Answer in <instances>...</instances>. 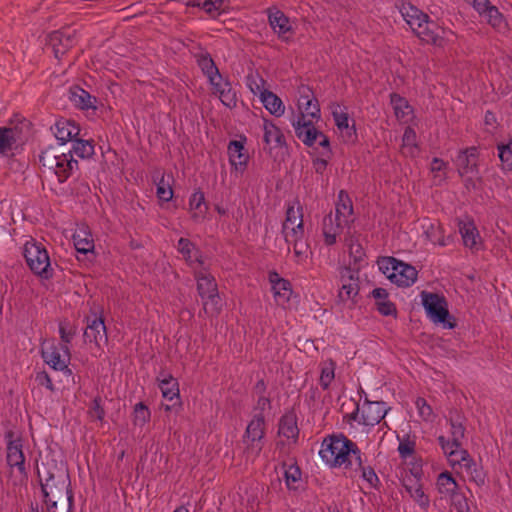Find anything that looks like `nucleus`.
<instances>
[{"instance_id": "25", "label": "nucleus", "mask_w": 512, "mask_h": 512, "mask_svg": "<svg viewBox=\"0 0 512 512\" xmlns=\"http://www.w3.org/2000/svg\"><path fill=\"white\" fill-rule=\"evenodd\" d=\"M229 161L236 170L243 172L249 160V155L245 151L244 144L241 141L233 140L228 145Z\"/></svg>"}, {"instance_id": "51", "label": "nucleus", "mask_w": 512, "mask_h": 512, "mask_svg": "<svg viewBox=\"0 0 512 512\" xmlns=\"http://www.w3.org/2000/svg\"><path fill=\"white\" fill-rule=\"evenodd\" d=\"M449 496L451 497L452 504L454 505L457 512H469L470 508L467 499L463 494L454 491Z\"/></svg>"}, {"instance_id": "49", "label": "nucleus", "mask_w": 512, "mask_h": 512, "mask_svg": "<svg viewBox=\"0 0 512 512\" xmlns=\"http://www.w3.org/2000/svg\"><path fill=\"white\" fill-rule=\"evenodd\" d=\"M101 401L102 400L100 396H97L93 399L91 406L88 410V415L90 416V418L102 422L105 417V410L101 405Z\"/></svg>"}, {"instance_id": "52", "label": "nucleus", "mask_w": 512, "mask_h": 512, "mask_svg": "<svg viewBox=\"0 0 512 512\" xmlns=\"http://www.w3.org/2000/svg\"><path fill=\"white\" fill-rule=\"evenodd\" d=\"M409 494L422 508H427L429 506V498L425 495L420 483L416 484L412 493Z\"/></svg>"}, {"instance_id": "44", "label": "nucleus", "mask_w": 512, "mask_h": 512, "mask_svg": "<svg viewBox=\"0 0 512 512\" xmlns=\"http://www.w3.org/2000/svg\"><path fill=\"white\" fill-rule=\"evenodd\" d=\"M6 127H0V154L7 155L17 148L18 142L10 135Z\"/></svg>"}, {"instance_id": "62", "label": "nucleus", "mask_w": 512, "mask_h": 512, "mask_svg": "<svg viewBox=\"0 0 512 512\" xmlns=\"http://www.w3.org/2000/svg\"><path fill=\"white\" fill-rule=\"evenodd\" d=\"M302 237L303 236H295V240L286 241L288 244L293 243L294 254L299 259L305 255L307 250V246L305 244L299 243V240H301Z\"/></svg>"}, {"instance_id": "13", "label": "nucleus", "mask_w": 512, "mask_h": 512, "mask_svg": "<svg viewBox=\"0 0 512 512\" xmlns=\"http://www.w3.org/2000/svg\"><path fill=\"white\" fill-rule=\"evenodd\" d=\"M269 281L272 285L275 301L278 305L285 307L293 293L291 283L281 278L275 271L269 273Z\"/></svg>"}, {"instance_id": "2", "label": "nucleus", "mask_w": 512, "mask_h": 512, "mask_svg": "<svg viewBox=\"0 0 512 512\" xmlns=\"http://www.w3.org/2000/svg\"><path fill=\"white\" fill-rule=\"evenodd\" d=\"M41 491L49 512H73V492L67 470H47L45 476L38 470Z\"/></svg>"}, {"instance_id": "20", "label": "nucleus", "mask_w": 512, "mask_h": 512, "mask_svg": "<svg viewBox=\"0 0 512 512\" xmlns=\"http://www.w3.org/2000/svg\"><path fill=\"white\" fill-rule=\"evenodd\" d=\"M263 140L266 144L265 150L268 148V152L271 153L273 148H282L286 146L285 137L280 130L272 121L264 120L263 124Z\"/></svg>"}, {"instance_id": "26", "label": "nucleus", "mask_w": 512, "mask_h": 512, "mask_svg": "<svg viewBox=\"0 0 512 512\" xmlns=\"http://www.w3.org/2000/svg\"><path fill=\"white\" fill-rule=\"evenodd\" d=\"M459 231L465 247L472 251L481 249V238L473 222H460Z\"/></svg>"}, {"instance_id": "12", "label": "nucleus", "mask_w": 512, "mask_h": 512, "mask_svg": "<svg viewBox=\"0 0 512 512\" xmlns=\"http://www.w3.org/2000/svg\"><path fill=\"white\" fill-rule=\"evenodd\" d=\"M477 162L478 150L476 147H469L464 150H460L455 158V165L457 166L460 176L476 173Z\"/></svg>"}, {"instance_id": "18", "label": "nucleus", "mask_w": 512, "mask_h": 512, "mask_svg": "<svg viewBox=\"0 0 512 512\" xmlns=\"http://www.w3.org/2000/svg\"><path fill=\"white\" fill-rule=\"evenodd\" d=\"M394 267V272L389 274V279L398 286L409 287L417 280L418 272L412 265L400 261Z\"/></svg>"}, {"instance_id": "40", "label": "nucleus", "mask_w": 512, "mask_h": 512, "mask_svg": "<svg viewBox=\"0 0 512 512\" xmlns=\"http://www.w3.org/2000/svg\"><path fill=\"white\" fill-rule=\"evenodd\" d=\"M31 123L25 118H15L10 121V125L6 127L9 133L13 136V138L19 142L22 140L25 134H27L30 130Z\"/></svg>"}, {"instance_id": "30", "label": "nucleus", "mask_w": 512, "mask_h": 512, "mask_svg": "<svg viewBox=\"0 0 512 512\" xmlns=\"http://www.w3.org/2000/svg\"><path fill=\"white\" fill-rule=\"evenodd\" d=\"M70 99L80 109L96 108V97L90 95L79 86H74L70 89Z\"/></svg>"}, {"instance_id": "21", "label": "nucleus", "mask_w": 512, "mask_h": 512, "mask_svg": "<svg viewBox=\"0 0 512 512\" xmlns=\"http://www.w3.org/2000/svg\"><path fill=\"white\" fill-rule=\"evenodd\" d=\"M7 464L9 467H16L20 474L27 478V471L25 468V456L22 451V444L20 440L18 441H9L7 445Z\"/></svg>"}, {"instance_id": "60", "label": "nucleus", "mask_w": 512, "mask_h": 512, "mask_svg": "<svg viewBox=\"0 0 512 512\" xmlns=\"http://www.w3.org/2000/svg\"><path fill=\"white\" fill-rule=\"evenodd\" d=\"M499 158L507 166H512V143L507 145H499Z\"/></svg>"}, {"instance_id": "22", "label": "nucleus", "mask_w": 512, "mask_h": 512, "mask_svg": "<svg viewBox=\"0 0 512 512\" xmlns=\"http://www.w3.org/2000/svg\"><path fill=\"white\" fill-rule=\"evenodd\" d=\"M441 30L440 27L430 21L429 18L425 19V22L421 23V27H415L413 31L417 37L421 39V41L426 42L428 44L441 46L443 42V38L439 35L438 31Z\"/></svg>"}, {"instance_id": "45", "label": "nucleus", "mask_w": 512, "mask_h": 512, "mask_svg": "<svg viewBox=\"0 0 512 512\" xmlns=\"http://www.w3.org/2000/svg\"><path fill=\"white\" fill-rule=\"evenodd\" d=\"M335 365L332 360L323 363L320 375V385L326 390L334 379Z\"/></svg>"}, {"instance_id": "43", "label": "nucleus", "mask_w": 512, "mask_h": 512, "mask_svg": "<svg viewBox=\"0 0 512 512\" xmlns=\"http://www.w3.org/2000/svg\"><path fill=\"white\" fill-rule=\"evenodd\" d=\"M438 490L441 494L451 495L457 490L458 484L449 472H442L437 479Z\"/></svg>"}, {"instance_id": "10", "label": "nucleus", "mask_w": 512, "mask_h": 512, "mask_svg": "<svg viewBox=\"0 0 512 512\" xmlns=\"http://www.w3.org/2000/svg\"><path fill=\"white\" fill-rule=\"evenodd\" d=\"M83 336L85 342L88 341L90 343H95L97 347H101L102 343L106 344L108 341V336L103 317H97L96 314L92 320H90L88 317L87 327Z\"/></svg>"}, {"instance_id": "9", "label": "nucleus", "mask_w": 512, "mask_h": 512, "mask_svg": "<svg viewBox=\"0 0 512 512\" xmlns=\"http://www.w3.org/2000/svg\"><path fill=\"white\" fill-rule=\"evenodd\" d=\"M74 38L75 31L71 28H63L49 35V45L57 59H60L74 45Z\"/></svg>"}, {"instance_id": "57", "label": "nucleus", "mask_w": 512, "mask_h": 512, "mask_svg": "<svg viewBox=\"0 0 512 512\" xmlns=\"http://www.w3.org/2000/svg\"><path fill=\"white\" fill-rule=\"evenodd\" d=\"M416 406L419 410V414L420 416L424 419V420H430L431 417L433 416V411H432V408L430 407V405L427 404L426 400L424 398H417L416 400Z\"/></svg>"}, {"instance_id": "5", "label": "nucleus", "mask_w": 512, "mask_h": 512, "mask_svg": "<svg viewBox=\"0 0 512 512\" xmlns=\"http://www.w3.org/2000/svg\"><path fill=\"white\" fill-rule=\"evenodd\" d=\"M422 305L434 323H441L445 328L452 329L456 326L455 320L451 321L447 301L444 296L427 291L421 292Z\"/></svg>"}, {"instance_id": "6", "label": "nucleus", "mask_w": 512, "mask_h": 512, "mask_svg": "<svg viewBox=\"0 0 512 512\" xmlns=\"http://www.w3.org/2000/svg\"><path fill=\"white\" fill-rule=\"evenodd\" d=\"M195 276L197 279L198 294L203 300L204 311H208V305L210 302L211 305L214 306L212 311L218 313L219 308L216 306L219 302V295L215 278L211 274L205 272H197Z\"/></svg>"}, {"instance_id": "16", "label": "nucleus", "mask_w": 512, "mask_h": 512, "mask_svg": "<svg viewBox=\"0 0 512 512\" xmlns=\"http://www.w3.org/2000/svg\"><path fill=\"white\" fill-rule=\"evenodd\" d=\"M62 350L66 353V358H62L60 351L57 347L52 346L49 349L42 350V357L44 361L55 370L65 371L66 374L71 375L72 371L68 368L67 362L70 359L69 349L67 345L62 346Z\"/></svg>"}, {"instance_id": "29", "label": "nucleus", "mask_w": 512, "mask_h": 512, "mask_svg": "<svg viewBox=\"0 0 512 512\" xmlns=\"http://www.w3.org/2000/svg\"><path fill=\"white\" fill-rule=\"evenodd\" d=\"M211 85H213L216 93L219 94L221 102L225 106L229 108H233L236 106V93L232 90L231 84L228 81H223V79H216L214 80V83H211Z\"/></svg>"}, {"instance_id": "54", "label": "nucleus", "mask_w": 512, "mask_h": 512, "mask_svg": "<svg viewBox=\"0 0 512 512\" xmlns=\"http://www.w3.org/2000/svg\"><path fill=\"white\" fill-rule=\"evenodd\" d=\"M399 263H400V261L394 257H384L380 261H378L380 270H382V272L388 278H389V274H391V272H394L393 266H397Z\"/></svg>"}, {"instance_id": "8", "label": "nucleus", "mask_w": 512, "mask_h": 512, "mask_svg": "<svg viewBox=\"0 0 512 512\" xmlns=\"http://www.w3.org/2000/svg\"><path fill=\"white\" fill-rule=\"evenodd\" d=\"M359 268L344 267L340 272L341 289L338 298L341 302L354 300L359 293Z\"/></svg>"}, {"instance_id": "7", "label": "nucleus", "mask_w": 512, "mask_h": 512, "mask_svg": "<svg viewBox=\"0 0 512 512\" xmlns=\"http://www.w3.org/2000/svg\"><path fill=\"white\" fill-rule=\"evenodd\" d=\"M303 214L302 207L298 201L288 205L286 210V219L283 223V233L285 241L295 240V236H303Z\"/></svg>"}, {"instance_id": "64", "label": "nucleus", "mask_w": 512, "mask_h": 512, "mask_svg": "<svg viewBox=\"0 0 512 512\" xmlns=\"http://www.w3.org/2000/svg\"><path fill=\"white\" fill-rule=\"evenodd\" d=\"M350 256L354 259L355 267L363 260L364 252L360 244L352 243L350 245Z\"/></svg>"}, {"instance_id": "42", "label": "nucleus", "mask_w": 512, "mask_h": 512, "mask_svg": "<svg viewBox=\"0 0 512 512\" xmlns=\"http://www.w3.org/2000/svg\"><path fill=\"white\" fill-rule=\"evenodd\" d=\"M72 153H75L80 158H90L94 155L93 141L78 139L73 140Z\"/></svg>"}, {"instance_id": "31", "label": "nucleus", "mask_w": 512, "mask_h": 512, "mask_svg": "<svg viewBox=\"0 0 512 512\" xmlns=\"http://www.w3.org/2000/svg\"><path fill=\"white\" fill-rule=\"evenodd\" d=\"M269 24L279 36H284L291 30L288 17L280 10H269Z\"/></svg>"}, {"instance_id": "63", "label": "nucleus", "mask_w": 512, "mask_h": 512, "mask_svg": "<svg viewBox=\"0 0 512 512\" xmlns=\"http://www.w3.org/2000/svg\"><path fill=\"white\" fill-rule=\"evenodd\" d=\"M35 381L40 386H45L50 391H54V385L47 372L41 371L36 374Z\"/></svg>"}, {"instance_id": "47", "label": "nucleus", "mask_w": 512, "mask_h": 512, "mask_svg": "<svg viewBox=\"0 0 512 512\" xmlns=\"http://www.w3.org/2000/svg\"><path fill=\"white\" fill-rule=\"evenodd\" d=\"M150 411L142 402L135 405L134 408V425L144 426L150 419Z\"/></svg>"}, {"instance_id": "1", "label": "nucleus", "mask_w": 512, "mask_h": 512, "mask_svg": "<svg viewBox=\"0 0 512 512\" xmlns=\"http://www.w3.org/2000/svg\"><path fill=\"white\" fill-rule=\"evenodd\" d=\"M319 455L330 467H343L354 472L360 471L362 478L371 487H378L380 480L374 469L363 465L362 453L357 444L344 434L326 437L322 442Z\"/></svg>"}, {"instance_id": "50", "label": "nucleus", "mask_w": 512, "mask_h": 512, "mask_svg": "<svg viewBox=\"0 0 512 512\" xmlns=\"http://www.w3.org/2000/svg\"><path fill=\"white\" fill-rule=\"evenodd\" d=\"M451 435L455 448H461V441L465 435V427L462 423H457L451 420Z\"/></svg>"}, {"instance_id": "19", "label": "nucleus", "mask_w": 512, "mask_h": 512, "mask_svg": "<svg viewBox=\"0 0 512 512\" xmlns=\"http://www.w3.org/2000/svg\"><path fill=\"white\" fill-rule=\"evenodd\" d=\"M56 139L59 141L58 147L64 148L68 141H72L79 135L80 128L74 121L61 119L57 121L52 128Z\"/></svg>"}, {"instance_id": "33", "label": "nucleus", "mask_w": 512, "mask_h": 512, "mask_svg": "<svg viewBox=\"0 0 512 512\" xmlns=\"http://www.w3.org/2000/svg\"><path fill=\"white\" fill-rule=\"evenodd\" d=\"M197 63L204 75L209 79L210 83H214V80L216 79L222 80L219 69L208 53L199 55L197 58Z\"/></svg>"}, {"instance_id": "37", "label": "nucleus", "mask_w": 512, "mask_h": 512, "mask_svg": "<svg viewBox=\"0 0 512 512\" xmlns=\"http://www.w3.org/2000/svg\"><path fill=\"white\" fill-rule=\"evenodd\" d=\"M261 102L264 107L273 115L279 117L284 113L285 107L282 100L273 92H261Z\"/></svg>"}, {"instance_id": "39", "label": "nucleus", "mask_w": 512, "mask_h": 512, "mask_svg": "<svg viewBox=\"0 0 512 512\" xmlns=\"http://www.w3.org/2000/svg\"><path fill=\"white\" fill-rule=\"evenodd\" d=\"M481 16L498 31H504L507 28L506 20L496 6L490 5Z\"/></svg>"}, {"instance_id": "61", "label": "nucleus", "mask_w": 512, "mask_h": 512, "mask_svg": "<svg viewBox=\"0 0 512 512\" xmlns=\"http://www.w3.org/2000/svg\"><path fill=\"white\" fill-rule=\"evenodd\" d=\"M317 139H319V145L323 147V151L321 152L322 157L330 158L332 155V151L330 149V141L329 138L319 131L317 135Z\"/></svg>"}, {"instance_id": "3", "label": "nucleus", "mask_w": 512, "mask_h": 512, "mask_svg": "<svg viewBox=\"0 0 512 512\" xmlns=\"http://www.w3.org/2000/svg\"><path fill=\"white\" fill-rule=\"evenodd\" d=\"M39 161L44 168L52 171L61 183L68 179L74 169H78V161L73 159L72 151H66L61 147L49 146L41 152Z\"/></svg>"}, {"instance_id": "34", "label": "nucleus", "mask_w": 512, "mask_h": 512, "mask_svg": "<svg viewBox=\"0 0 512 512\" xmlns=\"http://www.w3.org/2000/svg\"><path fill=\"white\" fill-rule=\"evenodd\" d=\"M300 115L304 116V120L309 116L311 120L320 117V108L317 99L310 98L309 95H301L298 100Z\"/></svg>"}, {"instance_id": "15", "label": "nucleus", "mask_w": 512, "mask_h": 512, "mask_svg": "<svg viewBox=\"0 0 512 512\" xmlns=\"http://www.w3.org/2000/svg\"><path fill=\"white\" fill-rule=\"evenodd\" d=\"M264 429L265 419L262 414L255 415L246 428L245 436L251 441V447L256 450L257 454L263 448Z\"/></svg>"}, {"instance_id": "24", "label": "nucleus", "mask_w": 512, "mask_h": 512, "mask_svg": "<svg viewBox=\"0 0 512 512\" xmlns=\"http://www.w3.org/2000/svg\"><path fill=\"white\" fill-rule=\"evenodd\" d=\"M278 434L294 443L299 436V428L297 425V416L294 411L286 412L279 420Z\"/></svg>"}, {"instance_id": "27", "label": "nucleus", "mask_w": 512, "mask_h": 512, "mask_svg": "<svg viewBox=\"0 0 512 512\" xmlns=\"http://www.w3.org/2000/svg\"><path fill=\"white\" fill-rule=\"evenodd\" d=\"M346 226L343 222L335 220L332 213L326 215L322 223V231L324 241L326 245H333L336 242V237L342 231V228Z\"/></svg>"}, {"instance_id": "58", "label": "nucleus", "mask_w": 512, "mask_h": 512, "mask_svg": "<svg viewBox=\"0 0 512 512\" xmlns=\"http://www.w3.org/2000/svg\"><path fill=\"white\" fill-rule=\"evenodd\" d=\"M301 478V471L298 466L291 465L285 470L286 484L291 488V484L299 481Z\"/></svg>"}, {"instance_id": "32", "label": "nucleus", "mask_w": 512, "mask_h": 512, "mask_svg": "<svg viewBox=\"0 0 512 512\" xmlns=\"http://www.w3.org/2000/svg\"><path fill=\"white\" fill-rule=\"evenodd\" d=\"M177 249H178L179 253L182 254V256L184 257L185 261L190 266H192L194 262H197L200 265H203V261L201 259V256L200 255H196L199 252L198 249L196 248L194 243H192L189 239H187V238H180L178 240Z\"/></svg>"}, {"instance_id": "17", "label": "nucleus", "mask_w": 512, "mask_h": 512, "mask_svg": "<svg viewBox=\"0 0 512 512\" xmlns=\"http://www.w3.org/2000/svg\"><path fill=\"white\" fill-rule=\"evenodd\" d=\"M295 134L306 146L312 147L317 140L319 131L315 128L311 119L304 120V116H298L296 121H293Z\"/></svg>"}, {"instance_id": "53", "label": "nucleus", "mask_w": 512, "mask_h": 512, "mask_svg": "<svg viewBox=\"0 0 512 512\" xmlns=\"http://www.w3.org/2000/svg\"><path fill=\"white\" fill-rule=\"evenodd\" d=\"M391 104L393 105L395 114L397 116H399L400 114L402 116H404L405 115L404 109L409 108L407 101L404 98H402L400 95L395 94V93L391 94Z\"/></svg>"}, {"instance_id": "38", "label": "nucleus", "mask_w": 512, "mask_h": 512, "mask_svg": "<svg viewBox=\"0 0 512 512\" xmlns=\"http://www.w3.org/2000/svg\"><path fill=\"white\" fill-rule=\"evenodd\" d=\"M189 206L191 210L192 219L195 222H199L204 218V215L207 210V206L205 203L204 194L200 191L193 193L190 197Z\"/></svg>"}, {"instance_id": "55", "label": "nucleus", "mask_w": 512, "mask_h": 512, "mask_svg": "<svg viewBox=\"0 0 512 512\" xmlns=\"http://www.w3.org/2000/svg\"><path fill=\"white\" fill-rule=\"evenodd\" d=\"M377 310L384 316H396L397 309L393 302L388 299L376 302Z\"/></svg>"}, {"instance_id": "35", "label": "nucleus", "mask_w": 512, "mask_h": 512, "mask_svg": "<svg viewBox=\"0 0 512 512\" xmlns=\"http://www.w3.org/2000/svg\"><path fill=\"white\" fill-rule=\"evenodd\" d=\"M73 241L75 249L79 253L87 254L94 250V241L92 236L84 228H80L74 233Z\"/></svg>"}, {"instance_id": "48", "label": "nucleus", "mask_w": 512, "mask_h": 512, "mask_svg": "<svg viewBox=\"0 0 512 512\" xmlns=\"http://www.w3.org/2000/svg\"><path fill=\"white\" fill-rule=\"evenodd\" d=\"M157 196L160 200L168 202L173 197V190L169 182H165L164 175L157 182Z\"/></svg>"}, {"instance_id": "4", "label": "nucleus", "mask_w": 512, "mask_h": 512, "mask_svg": "<svg viewBox=\"0 0 512 512\" xmlns=\"http://www.w3.org/2000/svg\"><path fill=\"white\" fill-rule=\"evenodd\" d=\"M24 257L30 270L42 279L48 280L53 277V268L46 248L34 240L24 245Z\"/></svg>"}, {"instance_id": "46", "label": "nucleus", "mask_w": 512, "mask_h": 512, "mask_svg": "<svg viewBox=\"0 0 512 512\" xmlns=\"http://www.w3.org/2000/svg\"><path fill=\"white\" fill-rule=\"evenodd\" d=\"M438 442L445 452L447 454L452 462H457V459L460 458V451L461 448H455V444H453V439L451 441L447 440L444 436L438 437Z\"/></svg>"}, {"instance_id": "23", "label": "nucleus", "mask_w": 512, "mask_h": 512, "mask_svg": "<svg viewBox=\"0 0 512 512\" xmlns=\"http://www.w3.org/2000/svg\"><path fill=\"white\" fill-rule=\"evenodd\" d=\"M157 380L159 381V388L162 392V396L169 401H175L173 406L177 403L179 404L180 394L177 379L170 374L161 372L157 377Z\"/></svg>"}, {"instance_id": "11", "label": "nucleus", "mask_w": 512, "mask_h": 512, "mask_svg": "<svg viewBox=\"0 0 512 512\" xmlns=\"http://www.w3.org/2000/svg\"><path fill=\"white\" fill-rule=\"evenodd\" d=\"M388 410L385 402L366 399L362 408V423L366 426H374L385 417Z\"/></svg>"}, {"instance_id": "36", "label": "nucleus", "mask_w": 512, "mask_h": 512, "mask_svg": "<svg viewBox=\"0 0 512 512\" xmlns=\"http://www.w3.org/2000/svg\"><path fill=\"white\" fill-rule=\"evenodd\" d=\"M401 13L406 20L407 24L410 26L412 31L415 30V27H421V23L425 22V19H428V15L420 11L418 8L408 4L407 6H403L401 9Z\"/></svg>"}, {"instance_id": "59", "label": "nucleus", "mask_w": 512, "mask_h": 512, "mask_svg": "<svg viewBox=\"0 0 512 512\" xmlns=\"http://www.w3.org/2000/svg\"><path fill=\"white\" fill-rule=\"evenodd\" d=\"M415 451V442L410 440L401 441L398 446V452L403 459L410 457Z\"/></svg>"}, {"instance_id": "56", "label": "nucleus", "mask_w": 512, "mask_h": 512, "mask_svg": "<svg viewBox=\"0 0 512 512\" xmlns=\"http://www.w3.org/2000/svg\"><path fill=\"white\" fill-rule=\"evenodd\" d=\"M247 82H248V86L250 87L251 91L255 95L259 94L261 96V92L267 91L266 89L263 88L264 80L258 75H256V76L249 75L247 77Z\"/></svg>"}, {"instance_id": "28", "label": "nucleus", "mask_w": 512, "mask_h": 512, "mask_svg": "<svg viewBox=\"0 0 512 512\" xmlns=\"http://www.w3.org/2000/svg\"><path fill=\"white\" fill-rule=\"evenodd\" d=\"M353 213L352 201L348 194L341 190L338 195V202L335 208V220H339L348 225L352 221L351 216Z\"/></svg>"}, {"instance_id": "41", "label": "nucleus", "mask_w": 512, "mask_h": 512, "mask_svg": "<svg viewBox=\"0 0 512 512\" xmlns=\"http://www.w3.org/2000/svg\"><path fill=\"white\" fill-rule=\"evenodd\" d=\"M336 126L340 131H346V141H354L357 137L354 125L349 126V118L347 113L333 112Z\"/></svg>"}, {"instance_id": "14", "label": "nucleus", "mask_w": 512, "mask_h": 512, "mask_svg": "<svg viewBox=\"0 0 512 512\" xmlns=\"http://www.w3.org/2000/svg\"><path fill=\"white\" fill-rule=\"evenodd\" d=\"M457 463L465 469L470 481H473L479 487L485 485L486 474L483 468L476 464L466 450L460 451V458L457 459Z\"/></svg>"}]
</instances>
